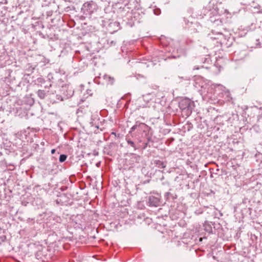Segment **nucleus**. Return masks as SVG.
<instances>
[{
    "label": "nucleus",
    "instance_id": "nucleus-14",
    "mask_svg": "<svg viewBox=\"0 0 262 262\" xmlns=\"http://www.w3.org/2000/svg\"><path fill=\"white\" fill-rule=\"evenodd\" d=\"M56 151V150L55 149H53L51 150V154H54Z\"/></svg>",
    "mask_w": 262,
    "mask_h": 262
},
{
    "label": "nucleus",
    "instance_id": "nucleus-11",
    "mask_svg": "<svg viewBox=\"0 0 262 262\" xmlns=\"http://www.w3.org/2000/svg\"><path fill=\"white\" fill-rule=\"evenodd\" d=\"M67 158V156L64 154L60 155L59 156V160L60 162H64Z\"/></svg>",
    "mask_w": 262,
    "mask_h": 262
},
{
    "label": "nucleus",
    "instance_id": "nucleus-12",
    "mask_svg": "<svg viewBox=\"0 0 262 262\" xmlns=\"http://www.w3.org/2000/svg\"><path fill=\"white\" fill-rule=\"evenodd\" d=\"M154 13L156 15H159L161 13V10L159 8H156L154 10Z\"/></svg>",
    "mask_w": 262,
    "mask_h": 262
},
{
    "label": "nucleus",
    "instance_id": "nucleus-7",
    "mask_svg": "<svg viewBox=\"0 0 262 262\" xmlns=\"http://www.w3.org/2000/svg\"><path fill=\"white\" fill-rule=\"evenodd\" d=\"M37 95L40 98V99H44L46 96H47V94H54V92H50L49 91H47V92H46L45 90H39L38 91H37Z\"/></svg>",
    "mask_w": 262,
    "mask_h": 262
},
{
    "label": "nucleus",
    "instance_id": "nucleus-13",
    "mask_svg": "<svg viewBox=\"0 0 262 262\" xmlns=\"http://www.w3.org/2000/svg\"><path fill=\"white\" fill-rule=\"evenodd\" d=\"M51 86H52V84L51 83H50L49 85H45V89H49V88H50Z\"/></svg>",
    "mask_w": 262,
    "mask_h": 262
},
{
    "label": "nucleus",
    "instance_id": "nucleus-18",
    "mask_svg": "<svg viewBox=\"0 0 262 262\" xmlns=\"http://www.w3.org/2000/svg\"><path fill=\"white\" fill-rule=\"evenodd\" d=\"M260 115H259V116L258 117V119H260Z\"/></svg>",
    "mask_w": 262,
    "mask_h": 262
},
{
    "label": "nucleus",
    "instance_id": "nucleus-10",
    "mask_svg": "<svg viewBox=\"0 0 262 262\" xmlns=\"http://www.w3.org/2000/svg\"><path fill=\"white\" fill-rule=\"evenodd\" d=\"M154 164L160 168H164L166 167V163L163 161H161L159 160H156L154 161Z\"/></svg>",
    "mask_w": 262,
    "mask_h": 262
},
{
    "label": "nucleus",
    "instance_id": "nucleus-16",
    "mask_svg": "<svg viewBox=\"0 0 262 262\" xmlns=\"http://www.w3.org/2000/svg\"><path fill=\"white\" fill-rule=\"evenodd\" d=\"M193 69H194V70H195V69H196V70H198V69H199V68H194Z\"/></svg>",
    "mask_w": 262,
    "mask_h": 262
},
{
    "label": "nucleus",
    "instance_id": "nucleus-4",
    "mask_svg": "<svg viewBox=\"0 0 262 262\" xmlns=\"http://www.w3.org/2000/svg\"><path fill=\"white\" fill-rule=\"evenodd\" d=\"M95 6V4L93 2H88L85 3L82 7V10L84 11V12H87L88 13H90L93 11V7Z\"/></svg>",
    "mask_w": 262,
    "mask_h": 262
},
{
    "label": "nucleus",
    "instance_id": "nucleus-19",
    "mask_svg": "<svg viewBox=\"0 0 262 262\" xmlns=\"http://www.w3.org/2000/svg\"><path fill=\"white\" fill-rule=\"evenodd\" d=\"M261 115H262V111H261Z\"/></svg>",
    "mask_w": 262,
    "mask_h": 262
},
{
    "label": "nucleus",
    "instance_id": "nucleus-1",
    "mask_svg": "<svg viewBox=\"0 0 262 262\" xmlns=\"http://www.w3.org/2000/svg\"><path fill=\"white\" fill-rule=\"evenodd\" d=\"M179 106L184 115L188 117L191 114L195 105L193 101L189 99L185 98L180 101Z\"/></svg>",
    "mask_w": 262,
    "mask_h": 262
},
{
    "label": "nucleus",
    "instance_id": "nucleus-3",
    "mask_svg": "<svg viewBox=\"0 0 262 262\" xmlns=\"http://www.w3.org/2000/svg\"><path fill=\"white\" fill-rule=\"evenodd\" d=\"M127 156L129 158V165L134 166L136 163H139L141 160V157L134 153H129L127 154Z\"/></svg>",
    "mask_w": 262,
    "mask_h": 262
},
{
    "label": "nucleus",
    "instance_id": "nucleus-6",
    "mask_svg": "<svg viewBox=\"0 0 262 262\" xmlns=\"http://www.w3.org/2000/svg\"><path fill=\"white\" fill-rule=\"evenodd\" d=\"M160 203L159 199L154 196H150L148 198V204L150 206L157 207Z\"/></svg>",
    "mask_w": 262,
    "mask_h": 262
},
{
    "label": "nucleus",
    "instance_id": "nucleus-17",
    "mask_svg": "<svg viewBox=\"0 0 262 262\" xmlns=\"http://www.w3.org/2000/svg\"><path fill=\"white\" fill-rule=\"evenodd\" d=\"M172 57L173 58H177V57L174 56H172Z\"/></svg>",
    "mask_w": 262,
    "mask_h": 262
},
{
    "label": "nucleus",
    "instance_id": "nucleus-2",
    "mask_svg": "<svg viewBox=\"0 0 262 262\" xmlns=\"http://www.w3.org/2000/svg\"><path fill=\"white\" fill-rule=\"evenodd\" d=\"M60 94L56 95V99L59 101H63L71 97L74 94V90L70 85H65L61 86L60 90Z\"/></svg>",
    "mask_w": 262,
    "mask_h": 262
},
{
    "label": "nucleus",
    "instance_id": "nucleus-5",
    "mask_svg": "<svg viewBox=\"0 0 262 262\" xmlns=\"http://www.w3.org/2000/svg\"><path fill=\"white\" fill-rule=\"evenodd\" d=\"M146 125L144 123L136 122L135 124L133 125L130 128V132H132L136 129H139V131L144 130L146 128Z\"/></svg>",
    "mask_w": 262,
    "mask_h": 262
},
{
    "label": "nucleus",
    "instance_id": "nucleus-9",
    "mask_svg": "<svg viewBox=\"0 0 262 262\" xmlns=\"http://www.w3.org/2000/svg\"><path fill=\"white\" fill-rule=\"evenodd\" d=\"M125 140L127 142V144L129 145L130 147H133L134 150H136L137 149H138V147H137L135 143L132 140H131V139L129 138L128 136L126 137Z\"/></svg>",
    "mask_w": 262,
    "mask_h": 262
},
{
    "label": "nucleus",
    "instance_id": "nucleus-15",
    "mask_svg": "<svg viewBox=\"0 0 262 262\" xmlns=\"http://www.w3.org/2000/svg\"><path fill=\"white\" fill-rule=\"evenodd\" d=\"M171 194V193L169 192H167L165 193V195L167 196H169Z\"/></svg>",
    "mask_w": 262,
    "mask_h": 262
},
{
    "label": "nucleus",
    "instance_id": "nucleus-8",
    "mask_svg": "<svg viewBox=\"0 0 262 262\" xmlns=\"http://www.w3.org/2000/svg\"><path fill=\"white\" fill-rule=\"evenodd\" d=\"M103 78L105 80V83L107 84H113L115 81L114 77L110 76V75L104 74L103 76Z\"/></svg>",
    "mask_w": 262,
    "mask_h": 262
}]
</instances>
